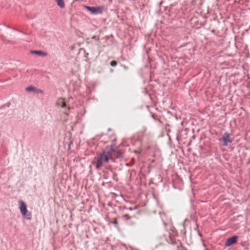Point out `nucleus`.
I'll list each match as a JSON object with an SVG mask.
<instances>
[{"label":"nucleus","instance_id":"13","mask_svg":"<svg viewBox=\"0 0 250 250\" xmlns=\"http://www.w3.org/2000/svg\"><path fill=\"white\" fill-rule=\"evenodd\" d=\"M113 224H115L116 226H117V225H118V222H117V219H115L114 220V221H113Z\"/></svg>","mask_w":250,"mask_h":250},{"label":"nucleus","instance_id":"5","mask_svg":"<svg viewBox=\"0 0 250 250\" xmlns=\"http://www.w3.org/2000/svg\"><path fill=\"white\" fill-rule=\"evenodd\" d=\"M238 240L237 236H233L231 237L228 238L226 242L225 246L226 247H229L232 245L236 243Z\"/></svg>","mask_w":250,"mask_h":250},{"label":"nucleus","instance_id":"4","mask_svg":"<svg viewBox=\"0 0 250 250\" xmlns=\"http://www.w3.org/2000/svg\"><path fill=\"white\" fill-rule=\"evenodd\" d=\"M222 140L224 146H228L229 143H231L233 141V138L231 137V135L228 132L224 133L222 136Z\"/></svg>","mask_w":250,"mask_h":250},{"label":"nucleus","instance_id":"3","mask_svg":"<svg viewBox=\"0 0 250 250\" xmlns=\"http://www.w3.org/2000/svg\"><path fill=\"white\" fill-rule=\"evenodd\" d=\"M85 8L87 10L91 12L92 14H101L103 13V11L104 9V6H97V7H90V6H85Z\"/></svg>","mask_w":250,"mask_h":250},{"label":"nucleus","instance_id":"10","mask_svg":"<svg viewBox=\"0 0 250 250\" xmlns=\"http://www.w3.org/2000/svg\"><path fill=\"white\" fill-rule=\"evenodd\" d=\"M36 88L33 86H30L26 88V91L28 92L35 91Z\"/></svg>","mask_w":250,"mask_h":250},{"label":"nucleus","instance_id":"9","mask_svg":"<svg viewBox=\"0 0 250 250\" xmlns=\"http://www.w3.org/2000/svg\"><path fill=\"white\" fill-rule=\"evenodd\" d=\"M176 250H184L182 244L180 241L177 243Z\"/></svg>","mask_w":250,"mask_h":250},{"label":"nucleus","instance_id":"6","mask_svg":"<svg viewBox=\"0 0 250 250\" xmlns=\"http://www.w3.org/2000/svg\"><path fill=\"white\" fill-rule=\"evenodd\" d=\"M56 104L57 106H60L62 108L66 106L65 103L63 98H59L56 102Z\"/></svg>","mask_w":250,"mask_h":250},{"label":"nucleus","instance_id":"8","mask_svg":"<svg viewBox=\"0 0 250 250\" xmlns=\"http://www.w3.org/2000/svg\"><path fill=\"white\" fill-rule=\"evenodd\" d=\"M32 53L34 54H36L40 56H46L47 55V54L46 53H44L42 51H32Z\"/></svg>","mask_w":250,"mask_h":250},{"label":"nucleus","instance_id":"7","mask_svg":"<svg viewBox=\"0 0 250 250\" xmlns=\"http://www.w3.org/2000/svg\"><path fill=\"white\" fill-rule=\"evenodd\" d=\"M57 4L61 8H64L65 7V4L63 0H55Z\"/></svg>","mask_w":250,"mask_h":250},{"label":"nucleus","instance_id":"2","mask_svg":"<svg viewBox=\"0 0 250 250\" xmlns=\"http://www.w3.org/2000/svg\"><path fill=\"white\" fill-rule=\"evenodd\" d=\"M19 204L20 205L19 208L21 214L27 219H30L31 215L30 212H28L27 210L26 204L22 200H20Z\"/></svg>","mask_w":250,"mask_h":250},{"label":"nucleus","instance_id":"12","mask_svg":"<svg viewBox=\"0 0 250 250\" xmlns=\"http://www.w3.org/2000/svg\"><path fill=\"white\" fill-rule=\"evenodd\" d=\"M123 217H124V218L125 219H126V220H128V219H130V217H129V216L128 215H127V214H125V215H124Z\"/></svg>","mask_w":250,"mask_h":250},{"label":"nucleus","instance_id":"11","mask_svg":"<svg viewBox=\"0 0 250 250\" xmlns=\"http://www.w3.org/2000/svg\"><path fill=\"white\" fill-rule=\"evenodd\" d=\"M117 62L115 61H112L110 62V65L112 66H115L117 65Z\"/></svg>","mask_w":250,"mask_h":250},{"label":"nucleus","instance_id":"1","mask_svg":"<svg viewBox=\"0 0 250 250\" xmlns=\"http://www.w3.org/2000/svg\"><path fill=\"white\" fill-rule=\"evenodd\" d=\"M121 153L113 146H107L103 151L98 154L94 159L92 164L98 169L108 162L109 160L118 158Z\"/></svg>","mask_w":250,"mask_h":250}]
</instances>
